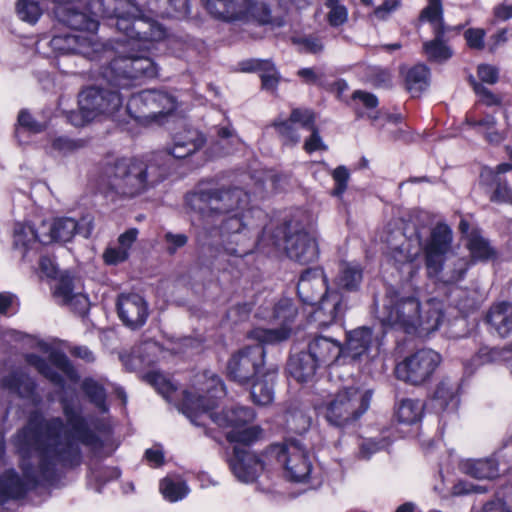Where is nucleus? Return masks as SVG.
Wrapping results in <instances>:
<instances>
[{
    "label": "nucleus",
    "mask_w": 512,
    "mask_h": 512,
    "mask_svg": "<svg viewBox=\"0 0 512 512\" xmlns=\"http://www.w3.org/2000/svg\"><path fill=\"white\" fill-rule=\"evenodd\" d=\"M176 109L173 96L161 90H146L131 96L126 106V119L148 125L162 123Z\"/></svg>",
    "instance_id": "obj_9"
},
{
    "label": "nucleus",
    "mask_w": 512,
    "mask_h": 512,
    "mask_svg": "<svg viewBox=\"0 0 512 512\" xmlns=\"http://www.w3.org/2000/svg\"><path fill=\"white\" fill-rule=\"evenodd\" d=\"M117 309L121 321L131 329L144 325L148 317L147 304L138 294L121 295L118 299Z\"/></svg>",
    "instance_id": "obj_22"
},
{
    "label": "nucleus",
    "mask_w": 512,
    "mask_h": 512,
    "mask_svg": "<svg viewBox=\"0 0 512 512\" xmlns=\"http://www.w3.org/2000/svg\"><path fill=\"white\" fill-rule=\"evenodd\" d=\"M275 373H266L263 379H257L251 389L253 401L258 405H268L273 401Z\"/></svg>",
    "instance_id": "obj_36"
},
{
    "label": "nucleus",
    "mask_w": 512,
    "mask_h": 512,
    "mask_svg": "<svg viewBox=\"0 0 512 512\" xmlns=\"http://www.w3.org/2000/svg\"><path fill=\"white\" fill-rule=\"evenodd\" d=\"M442 316L440 301L431 299L422 306L414 296L390 290L379 319L384 326L397 327L407 333L429 334L438 329Z\"/></svg>",
    "instance_id": "obj_4"
},
{
    "label": "nucleus",
    "mask_w": 512,
    "mask_h": 512,
    "mask_svg": "<svg viewBox=\"0 0 512 512\" xmlns=\"http://www.w3.org/2000/svg\"><path fill=\"white\" fill-rule=\"evenodd\" d=\"M137 236L138 230L135 228L129 229L121 234L116 244L109 245L105 249L103 253L104 262L108 265H117L126 261Z\"/></svg>",
    "instance_id": "obj_31"
},
{
    "label": "nucleus",
    "mask_w": 512,
    "mask_h": 512,
    "mask_svg": "<svg viewBox=\"0 0 512 512\" xmlns=\"http://www.w3.org/2000/svg\"><path fill=\"white\" fill-rule=\"evenodd\" d=\"M297 291L304 303L315 305L327 291L326 277L320 268L306 270L300 277Z\"/></svg>",
    "instance_id": "obj_25"
},
{
    "label": "nucleus",
    "mask_w": 512,
    "mask_h": 512,
    "mask_svg": "<svg viewBox=\"0 0 512 512\" xmlns=\"http://www.w3.org/2000/svg\"><path fill=\"white\" fill-rule=\"evenodd\" d=\"M307 353L318 368H324L330 367L341 359L343 348L332 338L318 336L309 342Z\"/></svg>",
    "instance_id": "obj_23"
},
{
    "label": "nucleus",
    "mask_w": 512,
    "mask_h": 512,
    "mask_svg": "<svg viewBox=\"0 0 512 512\" xmlns=\"http://www.w3.org/2000/svg\"><path fill=\"white\" fill-rule=\"evenodd\" d=\"M423 49L429 60L439 63L448 60L452 56L451 49L438 38L425 42Z\"/></svg>",
    "instance_id": "obj_44"
},
{
    "label": "nucleus",
    "mask_w": 512,
    "mask_h": 512,
    "mask_svg": "<svg viewBox=\"0 0 512 512\" xmlns=\"http://www.w3.org/2000/svg\"><path fill=\"white\" fill-rule=\"evenodd\" d=\"M460 385L451 378H443L436 386L432 407L440 413L455 414L459 405Z\"/></svg>",
    "instance_id": "obj_27"
},
{
    "label": "nucleus",
    "mask_w": 512,
    "mask_h": 512,
    "mask_svg": "<svg viewBox=\"0 0 512 512\" xmlns=\"http://www.w3.org/2000/svg\"><path fill=\"white\" fill-rule=\"evenodd\" d=\"M491 360V350L488 348H482L470 360L464 362V373L472 375L478 367Z\"/></svg>",
    "instance_id": "obj_54"
},
{
    "label": "nucleus",
    "mask_w": 512,
    "mask_h": 512,
    "mask_svg": "<svg viewBox=\"0 0 512 512\" xmlns=\"http://www.w3.org/2000/svg\"><path fill=\"white\" fill-rule=\"evenodd\" d=\"M77 148V144L75 141H72L68 138L58 137L53 139L51 147L48 149V152L51 154L56 153H67L73 151Z\"/></svg>",
    "instance_id": "obj_61"
},
{
    "label": "nucleus",
    "mask_w": 512,
    "mask_h": 512,
    "mask_svg": "<svg viewBox=\"0 0 512 512\" xmlns=\"http://www.w3.org/2000/svg\"><path fill=\"white\" fill-rule=\"evenodd\" d=\"M90 219L83 218L78 223L71 217L56 218L52 221H44L39 226L40 242L44 245L51 243H65L72 240L76 234L89 237L92 232Z\"/></svg>",
    "instance_id": "obj_18"
},
{
    "label": "nucleus",
    "mask_w": 512,
    "mask_h": 512,
    "mask_svg": "<svg viewBox=\"0 0 512 512\" xmlns=\"http://www.w3.org/2000/svg\"><path fill=\"white\" fill-rule=\"evenodd\" d=\"M360 3L367 8H374L372 15L379 20L385 19L398 7L397 0H360Z\"/></svg>",
    "instance_id": "obj_47"
},
{
    "label": "nucleus",
    "mask_w": 512,
    "mask_h": 512,
    "mask_svg": "<svg viewBox=\"0 0 512 512\" xmlns=\"http://www.w3.org/2000/svg\"><path fill=\"white\" fill-rule=\"evenodd\" d=\"M168 8L164 11H155L157 14L171 17L186 16L189 11V0H166Z\"/></svg>",
    "instance_id": "obj_56"
},
{
    "label": "nucleus",
    "mask_w": 512,
    "mask_h": 512,
    "mask_svg": "<svg viewBox=\"0 0 512 512\" xmlns=\"http://www.w3.org/2000/svg\"><path fill=\"white\" fill-rule=\"evenodd\" d=\"M406 87L413 96H418L429 84V69L418 64L409 69L405 76Z\"/></svg>",
    "instance_id": "obj_38"
},
{
    "label": "nucleus",
    "mask_w": 512,
    "mask_h": 512,
    "mask_svg": "<svg viewBox=\"0 0 512 512\" xmlns=\"http://www.w3.org/2000/svg\"><path fill=\"white\" fill-rule=\"evenodd\" d=\"M488 321L500 337H508L512 334V303L495 304L490 309Z\"/></svg>",
    "instance_id": "obj_33"
},
{
    "label": "nucleus",
    "mask_w": 512,
    "mask_h": 512,
    "mask_svg": "<svg viewBox=\"0 0 512 512\" xmlns=\"http://www.w3.org/2000/svg\"><path fill=\"white\" fill-rule=\"evenodd\" d=\"M477 74L482 82L490 85L495 84L499 77L498 69L495 66L489 64L479 65Z\"/></svg>",
    "instance_id": "obj_62"
},
{
    "label": "nucleus",
    "mask_w": 512,
    "mask_h": 512,
    "mask_svg": "<svg viewBox=\"0 0 512 512\" xmlns=\"http://www.w3.org/2000/svg\"><path fill=\"white\" fill-rule=\"evenodd\" d=\"M23 494V482L13 471H8L0 477V502L9 498H17Z\"/></svg>",
    "instance_id": "obj_41"
},
{
    "label": "nucleus",
    "mask_w": 512,
    "mask_h": 512,
    "mask_svg": "<svg viewBox=\"0 0 512 512\" xmlns=\"http://www.w3.org/2000/svg\"><path fill=\"white\" fill-rule=\"evenodd\" d=\"M451 241L452 232L447 225L438 224L432 230L430 239L423 248L429 277H439L444 257L450 249Z\"/></svg>",
    "instance_id": "obj_20"
},
{
    "label": "nucleus",
    "mask_w": 512,
    "mask_h": 512,
    "mask_svg": "<svg viewBox=\"0 0 512 512\" xmlns=\"http://www.w3.org/2000/svg\"><path fill=\"white\" fill-rule=\"evenodd\" d=\"M16 11L21 20L36 23L42 10L38 3L33 0H18Z\"/></svg>",
    "instance_id": "obj_48"
},
{
    "label": "nucleus",
    "mask_w": 512,
    "mask_h": 512,
    "mask_svg": "<svg viewBox=\"0 0 512 512\" xmlns=\"http://www.w3.org/2000/svg\"><path fill=\"white\" fill-rule=\"evenodd\" d=\"M262 344L245 346L232 354L227 363V373L232 380L245 384L260 373L265 356Z\"/></svg>",
    "instance_id": "obj_17"
},
{
    "label": "nucleus",
    "mask_w": 512,
    "mask_h": 512,
    "mask_svg": "<svg viewBox=\"0 0 512 512\" xmlns=\"http://www.w3.org/2000/svg\"><path fill=\"white\" fill-rule=\"evenodd\" d=\"M266 459L271 469H282L290 481L306 482L312 472V464L304 447L296 441L274 444L266 449Z\"/></svg>",
    "instance_id": "obj_10"
},
{
    "label": "nucleus",
    "mask_w": 512,
    "mask_h": 512,
    "mask_svg": "<svg viewBox=\"0 0 512 512\" xmlns=\"http://www.w3.org/2000/svg\"><path fill=\"white\" fill-rule=\"evenodd\" d=\"M37 347L41 352L48 355L51 365L57 372L52 371L42 359L34 354L27 356V362L30 365L34 366L42 375L55 384L62 385L65 381L73 383L77 381V373L63 353L43 341L38 342Z\"/></svg>",
    "instance_id": "obj_16"
},
{
    "label": "nucleus",
    "mask_w": 512,
    "mask_h": 512,
    "mask_svg": "<svg viewBox=\"0 0 512 512\" xmlns=\"http://www.w3.org/2000/svg\"><path fill=\"white\" fill-rule=\"evenodd\" d=\"M387 445L388 443L384 440L376 441L374 439H368L361 444L360 453L363 457L368 458L373 453L384 449Z\"/></svg>",
    "instance_id": "obj_64"
},
{
    "label": "nucleus",
    "mask_w": 512,
    "mask_h": 512,
    "mask_svg": "<svg viewBox=\"0 0 512 512\" xmlns=\"http://www.w3.org/2000/svg\"><path fill=\"white\" fill-rule=\"evenodd\" d=\"M261 212L255 209H248L246 212H236L227 217L221 227V235L240 233L243 228L252 226L250 218Z\"/></svg>",
    "instance_id": "obj_40"
},
{
    "label": "nucleus",
    "mask_w": 512,
    "mask_h": 512,
    "mask_svg": "<svg viewBox=\"0 0 512 512\" xmlns=\"http://www.w3.org/2000/svg\"><path fill=\"white\" fill-rule=\"evenodd\" d=\"M147 381L166 399L172 397L175 390L172 382L162 373L152 372L147 375Z\"/></svg>",
    "instance_id": "obj_52"
},
{
    "label": "nucleus",
    "mask_w": 512,
    "mask_h": 512,
    "mask_svg": "<svg viewBox=\"0 0 512 512\" xmlns=\"http://www.w3.org/2000/svg\"><path fill=\"white\" fill-rule=\"evenodd\" d=\"M285 420L287 428L299 434L305 432L310 426V418L300 409L288 411Z\"/></svg>",
    "instance_id": "obj_49"
},
{
    "label": "nucleus",
    "mask_w": 512,
    "mask_h": 512,
    "mask_svg": "<svg viewBox=\"0 0 512 512\" xmlns=\"http://www.w3.org/2000/svg\"><path fill=\"white\" fill-rule=\"evenodd\" d=\"M441 360V355L436 351L420 349L397 364L395 375L399 380L420 385L432 377Z\"/></svg>",
    "instance_id": "obj_15"
},
{
    "label": "nucleus",
    "mask_w": 512,
    "mask_h": 512,
    "mask_svg": "<svg viewBox=\"0 0 512 512\" xmlns=\"http://www.w3.org/2000/svg\"><path fill=\"white\" fill-rule=\"evenodd\" d=\"M230 470L242 483H253L264 470H270L271 464L266 459V451L257 455L249 449L235 447L229 461Z\"/></svg>",
    "instance_id": "obj_19"
},
{
    "label": "nucleus",
    "mask_w": 512,
    "mask_h": 512,
    "mask_svg": "<svg viewBox=\"0 0 512 512\" xmlns=\"http://www.w3.org/2000/svg\"><path fill=\"white\" fill-rule=\"evenodd\" d=\"M362 281V270L358 264L342 263L339 268V274L336 278V284L341 289L347 291L356 290Z\"/></svg>",
    "instance_id": "obj_37"
},
{
    "label": "nucleus",
    "mask_w": 512,
    "mask_h": 512,
    "mask_svg": "<svg viewBox=\"0 0 512 512\" xmlns=\"http://www.w3.org/2000/svg\"><path fill=\"white\" fill-rule=\"evenodd\" d=\"M494 182L496 187L490 196V200L492 202L512 205V188L506 182H501L499 180Z\"/></svg>",
    "instance_id": "obj_57"
},
{
    "label": "nucleus",
    "mask_w": 512,
    "mask_h": 512,
    "mask_svg": "<svg viewBox=\"0 0 512 512\" xmlns=\"http://www.w3.org/2000/svg\"><path fill=\"white\" fill-rule=\"evenodd\" d=\"M3 385L21 397H29L35 388L31 378L22 373L13 374L9 378L3 379Z\"/></svg>",
    "instance_id": "obj_43"
},
{
    "label": "nucleus",
    "mask_w": 512,
    "mask_h": 512,
    "mask_svg": "<svg viewBox=\"0 0 512 512\" xmlns=\"http://www.w3.org/2000/svg\"><path fill=\"white\" fill-rule=\"evenodd\" d=\"M79 111L68 116L74 126L98 118H111L118 123H128L126 108L122 107V97L118 91L101 87H89L79 94Z\"/></svg>",
    "instance_id": "obj_5"
},
{
    "label": "nucleus",
    "mask_w": 512,
    "mask_h": 512,
    "mask_svg": "<svg viewBox=\"0 0 512 512\" xmlns=\"http://www.w3.org/2000/svg\"><path fill=\"white\" fill-rule=\"evenodd\" d=\"M225 395L222 380L212 372L197 375L192 390L184 392L182 412L197 426H206L210 420L225 431L231 443L249 445L256 441L262 430L251 425L255 413L247 407L224 409L214 412L217 400Z\"/></svg>",
    "instance_id": "obj_3"
},
{
    "label": "nucleus",
    "mask_w": 512,
    "mask_h": 512,
    "mask_svg": "<svg viewBox=\"0 0 512 512\" xmlns=\"http://www.w3.org/2000/svg\"><path fill=\"white\" fill-rule=\"evenodd\" d=\"M344 0H325V5L329 9L328 21L332 26H340L348 19L347 8L342 4Z\"/></svg>",
    "instance_id": "obj_50"
},
{
    "label": "nucleus",
    "mask_w": 512,
    "mask_h": 512,
    "mask_svg": "<svg viewBox=\"0 0 512 512\" xmlns=\"http://www.w3.org/2000/svg\"><path fill=\"white\" fill-rule=\"evenodd\" d=\"M371 393L358 387H347L318 404L316 410L330 425L345 427L356 421L369 407Z\"/></svg>",
    "instance_id": "obj_6"
},
{
    "label": "nucleus",
    "mask_w": 512,
    "mask_h": 512,
    "mask_svg": "<svg viewBox=\"0 0 512 512\" xmlns=\"http://www.w3.org/2000/svg\"><path fill=\"white\" fill-rule=\"evenodd\" d=\"M485 35V31L480 28H471L464 33L468 46L473 49H482L484 47Z\"/></svg>",
    "instance_id": "obj_60"
},
{
    "label": "nucleus",
    "mask_w": 512,
    "mask_h": 512,
    "mask_svg": "<svg viewBox=\"0 0 512 512\" xmlns=\"http://www.w3.org/2000/svg\"><path fill=\"white\" fill-rule=\"evenodd\" d=\"M273 125L285 145L297 144L301 138L298 130L304 129L311 133L304 143L306 152L312 153L317 150L327 149L315 126V115L309 109H293L288 119L277 120Z\"/></svg>",
    "instance_id": "obj_13"
},
{
    "label": "nucleus",
    "mask_w": 512,
    "mask_h": 512,
    "mask_svg": "<svg viewBox=\"0 0 512 512\" xmlns=\"http://www.w3.org/2000/svg\"><path fill=\"white\" fill-rule=\"evenodd\" d=\"M495 124L496 121L493 116H487L478 123L479 126L483 127L486 139L490 143L498 144L505 138V133L495 130Z\"/></svg>",
    "instance_id": "obj_55"
},
{
    "label": "nucleus",
    "mask_w": 512,
    "mask_h": 512,
    "mask_svg": "<svg viewBox=\"0 0 512 512\" xmlns=\"http://www.w3.org/2000/svg\"><path fill=\"white\" fill-rule=\"evenodd\" d=\"M317 369V364L312 361V357L307 352L292 356L288 363L290 375L298 382L310 380L315 375Z\"/></svg>",
    "instance_id": "obj_35"
},
{
    "label": "nucleus",
    "mask_w": 512,
    "mask_h": 512,
    "mask_svg": "<svg viewBox=\"0 0 512 512\" xmlns=\"http://www.w3.org/2000/svg\"><path fill=\"white\" fill-rule=\"evenodd\" d=\"M421 19L430 22L437 34L441 33L442 5L441 0H429L428 6L422 11Z\"/></svg>",
    "instance_id": "obj_51"
},
{
    "label": "nucleus",
    "mask_w": 512,
    "mask_h": 512,
    "mask_svg": "<svg viewBox=\"0 0 512 512\" xmlns=\"http://www.w3.org/2000/svg\"><path fill=\"white\" fill-rule=\"evenodd\" d=\"M424 413V405L420 400L402 399L395 407V418L404 425L417 424Z\"/></svg>",
    "instance_id": "obj_34"
},
{
    "label": "nucleus",
    "mask_w": 512,
    "mask_h": 512,
    "mask_svg": "<svg viewBox=\"0 0 512 512\" xmlns=\"http://www.w3.org/2000/svg\"><path fill=\"white\" fill-rule=\"evenodd\" d=\"M82 389L92 403L102 412L107 411L105 405L106 393L104 388L92 379H86L82 383Z\"/></svg>",
    "instance_id": "obj_45"
},
{
    "label": "nucleus",
    "mask_w": 512,
    "mask_h": 512,
    "mask_svg": "<svg viewBox=\"0 0 512 512\" xmlns=\"http://www.w3.org/2000/svg\"><path fill=\"white\" fill-rule=\"evenodd\" d=\"M40 277L54 278L57 275V267L50 257L41 256L39 260Z\"/></svg>",
    "instance_id": "obj_63"
},
{
    "label": "nucleus",
    "mask_w": 512,
    "mask_h": 512,
    "mask_svg": "<svg viewBox=\"0 0 512 512\" xmlns=\"http://www.w3.org/2000/svg\"><path fill=\"white\" fill-rule=\"evenodd\" d=\"M385 242L387 244L386 255L389 261L401 273L412 277L419 268L418 264L414 263L421 251L418 233L415 236L407 237L401 230H394L388 233Z\"/></svg>",
    "instance_id": "obj_14"
},
{
    "label": "nucleus",
    "mask_w": 512,
    "mask_h": 512,
    "mask_svg": "<svg viewBox=\"0 0 512 512\" xmlns=\"http://www.w3.org/2000/svg\"><path fill=\"white\" fill-rule=\"evenodd\" d=\"M316 304L318 307L313 312V321L319 326H328L343 313V297L338 291L327 290L322 294Z\"/></svg>",
    "instance_id": "obj_28"
},
{
    "label": "nucleus",
    "mask_w": 512,
    "mask_h": 512,
    "mask_svg": "<svg viewBox=\"0 0 512 512\" xmlns=\"http://www.w3.org/2000/svg\"><path fill=\"white\" fill-rule=\"evenodd\" d=\"M203 135L196 129H185L174 135L173 143L168 148L169 155L177 159L185 158L196 152L204 144Z\"/></svg>",
    "instance_id": "obj_30"
},
{
    "label": "nucleus",
    "mask_w": 512,
    "mask_h": 512,
    "mask_svg": "<svg viewBox=\"0 0 512 512\" xmlns=\"http://www.w3.org/2000/svg\"><path fill=\"white\" fill-rule=\"evenodd\" d=\"M39 227L35 229L27 223H17L14 228V246L26 261H32L39 253L40 246Z\"/></svg>",
    "instance_id": "obj_29"
},
{
    "label": "nucleus",
    "mask_w": 512,
    "mask_h": 512,
    "mask_svg": "<svg viewBox=\"0 0 512 512\" xmlns=\"http://www.w3.org/2000/svg\"><path fill=\"white\" fill-rule=\"evenodd\" d=\"M467 248L474 261H486L495 256V251L489 242L476 231L468 235Z\"/></svg>",
    "instance_id": "obj_39"
},
{
    "label": "nucleus",
    "mask_w": 512,
    "mask_h": 512,
    "mask_svg": "<svg viewBox=\"0 0 512 512\" xmlns=\"http://www.w3.org/2000/svg\"><path fill=\"white\" fill-rule=\"evenodd\" d=\"M261 70V79L265 88H274L277 84L278 77L277 72L273 64L266 60H256L253 62L251 67H243V70Z\"/></svg>",
    "instance_id": "obj_46"
},
{
    "label": "nucleus",
    "mask_w": 512,
    "mask_h": 512,
    "mask_svg": "<svg viewBox=\"0 0 512 512\" xmlns=\"http://www.w3.org/2000/svg\"><path fill=\"white\" fill-rule=\"evenodd\" d=\"M332 177L335 181V188L333 194L336 196H340L344 193V191L347 188L349 172L345 166H339L333 170Z\"/></svg>",
    "instance_id": "obj_59"
},
{
    "label": "nucleus",
    "mask_w": 512,
    "mask_h": 512,
    "mask_svg": "<svg viewBox=\"0 0 512 512\" xmlns=\"http://www.w3.org/2000/svg\"><path fill=\"white\" fill-rule=\"evenodd\" d=\"M160 492L166 500L176 502L183 499L189 493V489L181 480L165 478L160 482Z\"/></svg>",
    "instance_id": "obj_42"
},
{
    "label": "nucleus",
    "mask_w": 512,
    "mask_h": 512,
    "mask_svg": "<svg viewBox=\"0 0 512 512\" xmlns=\"http://www.w3.org/2000/svg\"><path fill=\"white\" fill-rule=\"evenodd\" d=\"M16 136L20 138L21 133H38L43 129V125L34 120L27 110H21L17 119Z\"/></svg>",
    "instance_id": "obj_53"
},
{
    "label": "nucleus",
    "mask_w": 512,
    "mask_h": 512,
    "mask_svg": "<svg viewBox=\"0 0 512 512\" xmlns=\"http://www.w3.org/2000/svg\"><path fill=\"white\" fill-rule=\"evenodd\" d=\"M286 0H206L211 15L223 21H250L265 24L271 21L276 4Z\"/></svg>",
    "instance_id": "obj_8"
},
{
    "label": "nucleus",
    "mask_w": 512,
    "mask_h": 512,
    "mask_svg": "<svg viewBox=\"0 0 512 512\" xmlns=\"http://www.w3.org/2000/svg\"><path fill=\"white\" fill-rule=\"evenodd\" d=\"M53 296L62 305L68 306L79 314L88 310L89 300L86 295L74 292L72 278L68 274H62L53 288Z\"/></svg>",
    "instance_id": "obj_26"
},
{
    "label": "nucleus",
    "mask_w": 512,
    "mask_h": 512,
    "mask_svg": "<svg viewBox=\"0 0 512 512\" xmlns=\"http://www.w3.org/2000/svg\"><path fill=\"white\" fill-rule=\"evenodd\" d=\"M296 314V307L288 298L279 300L273 307H260L257 316L265 321L279 324L280 327L276 329L256 327L250 332L249 338L264 344H277L288 339L292 331L289 324Z\"/></svg>",
    "instance_id": "obj_12"
},
{
    "label": "nucleus",
    "mask_w": 512,
    "mask_h": 512,
    "mask_svg": "<svg viewBox=\"0 0 512 512\" xmlns=\"http://www.w3.org/2000/svg\"><path fill=\"white\" fill-rule=\"evenodd\" d=\"M383 336L370 328L361 327L347 335L346 352L353 359H374L380 353Z\"/></svg>",
    "instance_id": "obj_21"
},
{
    "label": "nucleus",
    "mask_w": 512,
    "mask_h": 512,
    "mask_svg": "<svg viewBox=\"0 0 512 512\" xmlns=\"http://www.w3.org/2000/svg\"><path fill=\"white\" fill-rule=\"evenodd\" d=\"M285 249L291 259L301 264L313 262L318 257V245L315 238L304 231L288 236Z\"/></svg>",
    "instance_id": "obj_24"
},
{
    "label": "nucleus",
    "mask_w": 512,
    "mask_h": 512,
    "mask_svg": "<svg viewBox=\"0 0 512 512\" xmlns=\"http://www.w3.org/2000/svg\"><path fill=\"white\" fill-rule=\"evenodd\" d=\"M148 166L137 159H121L105 174L106 193L120 197H134L144 192L150 183Z\"/></svg>",
    "instance_id": "obj_7"
},
{
    "label": "nucleus",
    "mask_w": 512,
    "mask_h": 512,
    "mask_svg": "<svg viewBox=\"0 0 512 512\" xmlns=\"http://www.w3.org/2000/svg\"><path fill=\"white\" fill-rule=\"evenodd\" d=\"M471 84L473 85V89L475 93L479 97V101L487 106H494L501 104V98L494 95L490 90L485 88L482 84L476 82L473 78H471Z\"/></svg>",
    "instance_id": "obj_58"
},
{
    "label": "nucleus",
    "mask_w": 512,
    "mask_h": 512,
    "mask_svg": "<svg viewBox=\"0 0 512 512\" xmlns=\"http://www.w3.org/2000/svg\"><path fill=\"white\" fill-rule=\"evenodd\" d=\"M89 9L93 16L71 3L57 5L56 18L75 32L42 37L37 52L44 57L80 54L90 60L105 59L109 64L102 76L120 89L155 77L158 69L148 53L165 39V28L156 20L136 17L135 0H91Z\"/></svg>",
    "instance_id": "obj_1"
},
{
    "label": "nucleus",
    "mask_w": 512,
    "mask_h": 512,
    "mask_svg": "<svg viewBox=\"0 0 512 512\" xmlns=\"http://www.w3.org/2000/svg\"><path fill=\"white\" fill-rule=\"evenodd\" d=\"M63 410L67 418L64 425L60 418L44 420L41 416H33L28 425L17 435L16 445L19 453L38 456L69 463H78L80 446L94 448L97 436L87 428L86 422L66 400Z\"/></svg>",
    "instance_id": "obj_2"
},
{
    "label": "nucleus",
    "mask_w": 512,
    "mask_h": 512,
    "mask_svg": "<svg viewBox=\"0 0 512 512\" xmlns=\"http://www.w3.org/2000/svg\"><path fill=\"white\" fill-rule=\"evenodd\" d=\"M249 200V195L240 188L199 191L187 197L191 208L203 215L246 212Z\"/></svg>",
    "instance_id": "obj_11"
},
{
    "label": "nucleus",
    "mask_w": 512,
    "mask_h": 512,
    "mask_svg": "<svg viewBox=\"0 0 512 512\" xmlns=\"http://www.w3.org/2000/svg\"><path fill=\"white\" fill-rule=\"evenodd\" d=\"M459 468L462 473L480 480L494 479L499 475L498 464L494 459L463 460Z\"/></svg>",
    "instance_id": "obj_32"
}]
</instances>
